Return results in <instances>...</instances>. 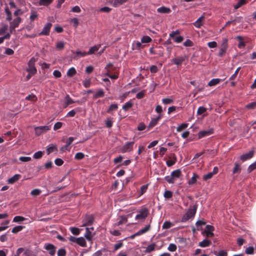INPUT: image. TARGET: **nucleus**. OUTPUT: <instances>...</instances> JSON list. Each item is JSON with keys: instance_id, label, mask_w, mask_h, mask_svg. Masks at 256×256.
<instances>
[{"instance_id": "10", "label": "nucleus", "mask_w": 256, "mask_h": 256, "mask_svg": "<svg viewBox=\"0 0 256 256\" xmlns=\"http://www.w3.org/2000/svg\"><path fill=\"white\" fill-rule=\"evenodd\" d=\"M94 218L92 215L86 216L82 221L83 224L82 226L92 225L94 222Z\"/></svg>"}, {"instance_id": "41", "label": "nucleus", "mask_w": 256, "mask_h": 256, "mask_svg": "<svg viewBox=\"0 0 256 256\" xmlns=\"http://www.w3.org/2000/svg\"><path fill=\"white\" fill-rule=\"evenodd\" d=\"M203 18V16L200 17L196 22H195L194 24V26L198 28H199L202 25V18Z\"/></svg>"}, {"instance_id": "31", "label": "nucleus", "mask_w": 256, "mask_h": 256, "mask_svg": "<svg viewBox=\"0 0 256 256\" xmlns=\"http://www.w3.org/2000/svg\"><path fill=\"white\" fill-rule=\"evenodd\" d=\"M156 244L154 243L150 244L146 248V252L147 253L150 252L155 250Z\"/></svg>"}, {"instance_id": "57", "label": "nucleus", "mask_w": 256, "mask_h": 256, "mask_svg": "<svg viewBox=\"0 0 256 256\" xmlns=\"http://www.w3.org/2000/svg\"><path fill=\"white\" fill-rule=\"evenodd\" d=\"M37 16H38V14H37L36 12L34 10H32L31 12L30 16V20L32 21H34L37 18Z\"/></svg>"}, {"instance_id": "6", "label": "nucleus", "mask_w": 256, "mask_h": 256, "mask_svg": "<svg viewBox=\"0 0 256 256\" xmlns=\"http://www.w3.org/2000/svg\"><path fill=\"white\" fill-rule=\"evenodd\" d=\"M134 144V142H130L126 143L124 145L122 148L121 151L122 153L128 152L132 151L133 149V145Z\"/></svg>"}, {"instance_id": "22", "label": "nucleus", "mask_w": 256, "mask_h": 256, "mask_svg": "<svg viewBox=\"0 0 256 256\" xmlns=\"http://www.w3.org/2000/svg\"><path fill=\"white\" fill-rule=\"evenodd\" d=\"M64 102L66 106L74 104L75 102L70 96L68 94H66L64 98Z\"/></svg>"}, {"instance_id": "24", "label": "nucleus", "mask_w": 256, "mask_h": 256, "mask_svg": "<svg viewBox=\"0 0 256 256\" xmlns=\"http://www.w3.org/2000/svg\"><path fill=\"white\" fill-rule=\"evenodd\" d=\"M241 172V167L240 164L236 162L234 164V167L232 170L233 174H240Z\"/></svg>"}, {"instance_id": "59", "label": "nucleus", "mask_w": 256, "mask_h": 256, "mask_svg": "<svg viewBox=\"0 0 256 256\" xmlns=\"http://www.w3.org/2000/svg\"><path fill=\"white\" fill-rule=\"evenodd\" d=\"M66 251L64 248H60L58 251V256H65Z\"/></svg>"}, {"instance_id": "14", "label": "nucleus", "mask_w": 256, "mask_h": 256, "mask_svg": "<svg viewBox=\"0 0 256 256\" xmlns=\"http://www.w3.org/2000/svg\"><path fill=\"white\" fill-rule=\"evenodd\" d=\"M21 177V176L19 174H16L10 178L8 180V182L9 184H13L16 181H18L20 178Z\"/></svg>"}, {"instance_id": "54", "label": "nucleus", "mask_w": 256, "mask_h": 256, "mask_svg": "<svg viewBox=\"0 0 256 256\" xmlns=\"http://www.w3.org/2000/svg\"><path fill=\"white\" fill-rule=\"evenodd\" d=\"M64 42H58L56 44V48L59 50H62L64 48Z\"/></svg>"}, {"instance_id": "51", "label": "nucleus", "mask_w": 256, "mask_h": 256, "mask_svg": "<svg viewBox=\"0 0 256 256\" xmlns=\"http://www.w3.org/2000/svg\"><path fill=\"white\" fill-rule=\"evenodd\" d=\"M84 156V154L81 152H77L74 156V158L78 160L82 159Z\"/></svg>"}, {"instance_id": "17", "label": "nucleus", "mask_w": 256, "mask_h": 256, "mask_svg": "<svg viewBox=\"0 0 256 256\" xmlns=\"http://www.w3.org/2000/svg\"><path fill=\"white\" fill-rule=\"evenodd\" d=\"M100 47V44L94 46L90 48L89 50L87 52V54L88 55L92 54H94L95 52H97Z\"/></svg>"}, {"instance_id": "48", "label": "nucleus", "mask_w": 256, "mask_h": 256, "mask_svg": "<svg viewBox=\"0 0 256 256\" xmlns=\"http://www.w3.org/2000/svg\"><path fill=\"white\" fill-rule=\"evenodd\" d=\"M188 124H186V123L182 124L180 125L179 126H178L177 127L176 130L178 132H180L182 130L188 127Z\"/></svg>"}, {"instance_id": "45", "label": "nucleus", "mask_w": 256, "mask_h": 256, "mask_svg": "<svg viewBox=\"0 0 256 256\" xmlns=\"http://www.w3.org/2000/svg\"><path fill=\"white\" fill-rule=\"evenodd\" d=\"M198 176L195 174H194L192 176V177L191 179L188 181V184L190 185H192L194 184L196 181V178Z\"/></svg>"}, {"instance_id": "18", "label": "nucleus", "mask_w": 256, "mask_h": 256, "mask_svg": "<svg viewBox=\"0 0 256 256\" xmlns=\"http://www.w3.org/2000/svg\"><path fill=\"white\" fill-rule=\"evenodd\" d=\"M104 92L102 88H100L97 92H96L93 96L94 98H102L104 96Z\"/></svg>"}, {"instance_id": "38", "label": "nucleus", "mask_w": 256, "mask_h": 256, "mask_svg": "<svg viewBox=\"0 0 256 256\" xmlns=\"http://www.w3.org/2000/svg\"><path fill=\"white\" fill-rule=\"evenodd\" d=\"M52 2V0H40L39 4L40 6H46L50 4Z\"/></svg>"}, {"instance_id": "64", "label": "nucleus", "mask_w": 256, "mask_h": 256, "mask_svg": "<svg viewBox=\"0 0 256 256\" xmlns=\"http://www.w3.org/2000/svg\"><path fill=\"white\" fill-rule=\"evenodd\" d=\"M256 106V102H250L246 106V108L248 109H253Z\"/></svg>"}, {"instance_id": "19", "label": "nucleus", "mask_w": 256, "mask_h": 256, "mask_svg": "<svg viewBox=\"0 0 256 256\" xmlns=\"http://www.w3.org/2000/svg\"><path fill=\"white\" fill-rule=\"evenodd\" d=\"M141 42L134 41L132 44L133 50H139L140 48L142 47Z\"/></svg>"}, {"instance_id": "49", "label": "nucleus", "mask_w": 256, "mask_h": 256, "mask_svg": "<svg viewBox=\"0 0 256 256\" xmlns=\"http://www.w3.org/2000/svg\"><path fill=\"white\" fill-rule=\"evenodd\" d=\"M174 160H168L166 162V164L168 166L170 167L176 163V156H174Z\"/></svg>"}, {"instance_id": "39", "label": "nucleus", "mask_w": 256, "mask_h": 256, "mask_svg": "<svg viewBox=\"0 0 256 256\" xmlns=\"http://www.w3.org/2000/svg\"><path fill=\"white\" fill-rule=\"evenodd\" d=\"M152 41V38L147 36H144L141 39V42L148 43Z\"/></svg>"}, {"instance_id": "62", "label": "nucleus", "mask_w": 256, "mask_h": 256, "mask_svg": "<svg viewBox=\"0 0 256 256\" xmlns=\"http://www.w3.org/2000/svg\"><path fill=\"white\" fill-rule=\"evenodd\" d=\"M62 122H57L54 124V130H56L58 129H60L62 128Z\"/></svg>"}, {"instance_id": "21", "label": "nucleus", "mask_w": 256, "mask_h": 256, "mask_svg": "<svg viewBox=\"0 0 256 256\" xmlns=\"http://www.w3.org/2000/svg\"><path fill=\"white\" fill-rule=\"evenodd\" d=\"M210 244L211 242L210 240L204 239L202 241L199 243L198 246L202 248H205L208 246Z\"/></svg>"}, {"instance_id": "42", "label": "nucleus", "mask_w": 256, "mask_h": 256, "mask_svg": "<svg viewBox=\"0 0 256 256\" xmlns=\"http://www.w3.org/2000/svg\"><path fill=\"white\" fill-rule=\"evenodd\" d=\"M26 218L22 216H16L13 219V222H18L24 221Z\"/></svg>"}, {"instance_id": "26", "label": "nucleus", "mask_w": 256, "mask_h": 256, "mask_svg": "<svg viewBox=\"0 0 256 256\" xmlns=\"http://www.w3.org/2000/svg\"><path fill=\"white\" fill-rule=\"evenodd\" d=\"M160 118V116H158L156 118H152L149 124L148 127L151 128L155 126L157 124Z\"/></svg>"}, {"instance_id": "12", "label": "nucleus", "mask_w": 256, "mask_h": 256, "mask_svg": "<svg viewBox=\"0 0 256 256\" xmlns=\"http://www.w3.org/2000/svg\"><path fill=\"white\" fill-rule=\"evenodd\" d=\"M214 227L211 225H206L204 229V232L207 237H212L214 234L212 232L214 230Z\"/></svg>"}, {"instance_id": "8", "label": "nucleus", "mask_w": 256, "mask_h": 256, "mask_svg": "<svg viewBox=\"0 0 256 256\" xmlns=\"http://www.w3.org/2000/svg\"><path fill=\"white\" fill-rule=\"evenodd\" d=\"M44 248L48 251L49 254L52 256L55 254L56 247L52 244L47 243L44 246Z\"/></svg>"}, {"instance_id": "55", "label": "nucleus", "mask_w": 256, "mask_h": 256, "mask_svg": "<svg viewBox=\"0 0 256 256\" xmlns=\"http://www.w3.org/2000/svg\"><path fill=\"white\" fill-rule=\"evenodd\" d=\"M164 180L168 182L169 184H173L174 183V180L173 179V178L170 176H166L164 177Z\"/></svg>"}, {"instance_id": "53", "label": "nucleus", "mask_w": 256, "mask_h": 256, "mask_svg": "<svg viewBox=\"0 0 256 256\" xmlns=\"http://www.w3.org/2000/svg\"><path fill=\"white\" fill-rule=\"evenodd\" d=\"M245 4L244 0H240L234 6V9L236 10Z\"/></svg>"}, {"instance_id": "2", "label": "nucleus", "mask_w": 256, "mask_h": 256, "mask_svg": "<svg viewBox=\"0 0 256 256\" xmlns=\"http://www.w3.org/2000/svg\"><path fill=\"white\" fill-rule=\"evenodd\" d=\"M228 48V39L227 38H224L222 39L220 46V50L218 52V56H222L226 53Z\"/></svg>"}, {"instance_id": "29", "label": "nucleus", "mask_w": 256, "mask_h": 256, "mask_svg": "<svg viewBox=\"0 0 256 256\" xmlns=\"http://www.w3.org/2000/svg\"><path fill=\"white\" fill-rule=\"evenodd\" d=\"M132 106V103L130 100L126 102L122 107V108L124 111L128 110L129 108H131Z\"/></svg>"}, {"instance_id": "13", "label": "nucleus", "mask_w": 256, "mask_h": 256, "mask_svg": "<svg viewBox=\"0 0 256 256\" xmlns=\"http://www.w3.org/2000/svg\"><path fill=\"white\" fill-rule=\"evenodd\" d=\"M185 56H180L176 58H173L172 62L176 66L180 65L182 62L184 61Z\"/></svg>"}, {"instance_id": "52", "label": "nucleus", "mask_w": 256, "mask_h": 256, "mask_svg": "<svg viewBox=\"0 0 256 256\" xmlns=\"http://www.w3.org/2000/svg\"><path fill=\"white\" fill-rule=\"evenodd\" d=\"M41 190L36 188L32 190L30 194L33 196H38L41 193Z\"/></svg>"}, {"instance_id": "27", "label": "nucleus", "mask_w": 256, "mask_h": 256, "mask_svg": "<svg viewBox=\"0 0 256 256\" xmlns=\"http://www.w3.org/2000/svg\"><path fill=\"white\" fill-rule=\"evenodd\" d=\"M76 73V71L74 68H70L67 72L66 75L68 77H72Z\"/></svg>"}, {"instance_id": "20", "label": "nucleus", "mask_w": 256, "mask_h": 256, "mask_svg": "<svg viewBox=\"0 0 256 256\" xmlns=\"http://www.w3.org/2000/svg\"><path fill=\"white\" fill-rule=\"evenodd\" d=\"M146 213L141 212L136 216L135 219L136 220H144L146 218Z\"/></svg>"}, {"instance_id": "9", "label": "nucleus", "mask_w": 256, "mask_h": 256, "mask_svg": "<svg viewBox=\"0 0 256 256\" xmlns=\"http://www.w3.org/2000/svg\"><path fill=\"white\" fill-rule=\"evenodd\" d=\"M214 131L213 128H209L208 130L200 131L198 134V138H201L203 137L210 136L214 133Z\"/></svg>"}, {"instance_id": "46", "label": "nucleus", "mask_w": 256, "mask_h": 256, "mask_svg": "<svg viewBox=\"0 0 256 256\" xmlns=\"http://www.w3.org/2000/svg\"><path fill=\"white\" fill-rule=\"evenodd\" d=\"M255 169H256V161L249 166L248 168V172H250Z\"/></svg>"}, {"instance_id": "23", "label": "nucleus", "mask_w": 256, "mask_h": 256, "mask_svg": "<svg viewBox=\"0 0 256 256\" xmlns=\"http://www.w3.org/2000/svg\"><path fill=\"white\" fill-rule=\"evenodd\" d=\"M150 228V225L148 224L146 226L143 228L139 230L137 232H136V234L141 235L143 234L146 232Z\"/></svg>"}, {"instance_id": "40", "label": "nucleus", "mask_w": 256, "mask_h": 256, "mask_svg": "<svg viewBox=\"0 0 256 256\" xmlns=\"http://www.w3.org/2000/svg\"><path fill=\"white\" fill-rule=\"evenodd\" d=\"M172 226V224L171 222L169 221H166L163 224L162 227L163 229H168L170 228Z\"/></svg>"}, {"instance_id": "47", "label": "nucleus", "mask_w": 256, "mask_h": 256, "mask_svg": "<svg viewBox=\"0 0 256 256\" xmlns=\"http://www.w3.org/2000/svg\"><path fill=\"white\" fill-rule=\"evenodd\" d=\"M245 252L248 254H252L254 252V248L253 246H248L245 250Z\"/></svg>"}, {"instance_id": "36", "label": "nucleus", "mask_w": 256, "mask_h": 256, "mask_svg": "<svg viewBox=\"0 0 256 256\" xmlns=\"http://www.w3.org/2000/svg\"><path fill=\"white\" fill-rule=\"evenodd\" d=\"M24 228V226H16L12 229V232L14 234H16L21 231Z\"/></svg>"}, {"instance_id": "25", "label": "nucleus", "mask_w": 256, "mask_h": 256, "mask_svg": "<svg viewBox=\"0 0 256 256\" xmlns=\"http://www.w3.org/2000/svg\"><path fill=\"white\" fill-rule=\"evenodd\" d=\"M4 12L6 15V20L10 22L12 20V15L10 11L9 10L8 7L4 8Z\"/></svg>"}, {"instance_id": "34", "label": "nucleus", "mask_w": 256, "mask_h": 256, "mask_svg": "<svg viewBox=\"0 0 256 256\" xmlns=\"http://www.w3.org/2000/svg\"><path fill=\"white\" fill-rule=\"evenodd\" d=\"M56 150V146L53 144H50L46 150L48 154H49L51 152H53L54 150Z\"/></svg>"}, {"instance_id": "11", "label": "nucleus", "mask_w": 256, "mask_h": 256, "mask_svg": "<svg viewBox=\"0 0 256 256\" xmlns=\"http://www.w3.org/2000/svg\"><path fill=\"white\" fill-rule=\"evenodd\" d=\"M254 153V151L253 150H251L248 152L240 156V160L242 162H244L246 160H248L253 156Z\"/></svg>"}, {"instance_id": "63", "label": "nucleus", "mask_w": 256, "mask_h": 256, "mask_svg": "<svg viewBox=\"0 0 256 256\" xmlns=\"http://www.w3.org/2000/svg\"><path fill=\"white\" fill-rule=\"evenodd\" d=\"M54 163L58 166H60L64 164V161L60 158H57L54 160Z\"/></svg>"}, {"instance_id": "32", "label": "nucleus", "mask_w": 256, "mask_h": 256, "mask_svg": "<svg viewBox=\"0 0 256 256\" xmlns=\"http://www.w3.org/2000/svg\"><path fill=\"white\" fill-rule=\"evenodd\" d=\"M86 233L84 234L85 238L88 240H91L92 238V236L91 235L92 232L90 230L89 228H86Z\"/></svg>"}, {"instance_id": "61", "label": "nucleus", "mask_w": 256, "mask_h": 256, "mask_svg": "<svg viewBox=\"0 0 256 256\" xmlns=\"http://www.w3.org/2000/svg\"><path fill=\"white\" fill-rule=\"evenodd\" d=\"M172 192L170 190L165 191L164 194V197L166 198H172Z\"/></svg>"}, {"instance_id": "7", "label": "nucleus", "mask_w": 256, "mask_h": 256, "mask_svg": "<svg viewBox=\"0 0 256 256\" xmlns=\"http://www.w3.org/2000/svg\"><path fill=\"white\" fill-rule=\"evenodd\" d=\"M22 21V19L20 17H17L10 22V29L12 32L16 28H18Z\"/></svg>"}, {"instance_id": "56", "label": "nucleus", "mask_w": 256, "mask_h": 256, "mask_svg": "<svg viewBox=\"0 0 256 256\" xmlns=\"http://www.w3.org/2000/svg\"><path fill=\"white\" fill-rule=\"evenodd\" d=\"M91 80L90 79H85L83 81V85L85 88H88L90 86Z\"/></svg>"}, {"instance_id": "5", "label": "nucleus", "mask_w": 256, "mask_h": 256, "mask_svg": "<svg viewBox=\"0 0 256 256\" xmlns=\"http://www.w3.org/2000/svg\"><path fill=\"white\" fill-rule=\"evenodd\" d=\"M52 26V23L47 22L43 28L42 30L38 34V36H48Z\"/></svg>"}, {"instance_id": "43", "label": "nucleus", "mask_w": 256, "mask_h": 256, "mask_svg": "<svg viewBox=\"0 0 256 256\" xmlns=\"http://www.w3.org/2000/svg\"><path fill=\"white\" fill-rule=\"evenodd\" d=\"M176 246L174 244H170L168 248V250L172 252H174L176 250Z\"/></svg>"}, {"instance_id": "16", "label": "nucleus", "mask_w": 256, "mask_h": 256, "mask_svg": "<svg viewBox=\"0 0 256 256\" xmlns=\"http://www.w3.org/2000/svg\"><path fill=\"white\" fill-rule=\"evenodd\" d=\"M157 12L162 14H169L171 10L170 8L165 6H162L157 9Z\"/></svg>"}, {"instance_id": "50", "label": "nucleus", "mask_w": 256, "mask_h": 256, "mask_svg": "<svg viewBox=\"0 0 256 256\" xmlns=\"http://www.w3.org/2000/svg\"><path fill=\"white\" fill-rule=\"evenodd\" d=\"M148 189V184L142 185L140 187V195H142Z\"/></svg>"}, {"instance_id": "1", "label": "nucleus", "mask_w": 256, "mask_h": 256, "mask_svg": "<svg viewBox=\"0 0 256 256\" xmlns=\"http://www.w3.org/2000/svg\"><path fill=\"white\" fill-rule=\"evenodd\" d=\"M197 204H195L192 206H190L182 218V222H186L190 218L194 217L197 210Z\"/></svg>"}, {"instance_id": "4", "label": "nucleus", "mask_w": 256, "mask_h": 256, "mask_svg": "<svg viewBox=\"0 0 256 256\" xmlns=\"http://www.w3.org/2000/svg\"><path fill=\"white\" fill-rule=\"evenodd\" d=\"M50 128V126H35L34 128L35 134L36 136H40L42 133H44L48 130Z\"/></svg>"}, {"instance_id": "60", "label": "nucleus", "mask_w": 256, "mask_h": 256, "mask_svg": "<svg viewBox=\"0 0 256 256\" xmlns=\"http://www.w3.org/2000/svg\"><path fill=\"white\" fill-rule=\"evenodd\" d=\"M213 176L214 175L212 174V172H210L203 176V180H208L212 178Z\"/></svg>"}, {"instance_id": "3", "label": "nucleus", "mask_w": 256, "mask_h": 256, "mask_svg": "<svg viewBox=\"0 0 256 256\" xmlns=\"http://www.w3.org/2000/svg\"><path fill=\"white\" fill-rule=\"evenodd\" d=\"M36 59L32 57V58L29 62H28V68H27V71L32 74H34L36 72V69L34 66Z\"/></svg>"}, {"instance_id": "33", "label": "nucleus", "mask_w": 256, "mask_h": 256, "mask_svg": "<svg viewBox=\"0 0 256 256\" xmlns=\"http://www.w3.org/2000/svg\"><path fill=\"white\" fill-rule=\"evenodd\" d=\"M118 108V106L116 104H110L109 108L106 110V112L110 113L111 112L116 110Z\"/></svg>"}, {"instance_id": "28", "label": "nucleus", "mask_w": 256, "mask_h": 256, "mask_svg": "<svg viewBox=\"0 0 256 256\" xmlns=\"http://www.w3.org/2000/svg\"><path fill=\"white\" fill-rule=\"evenodd\" d=\"M181 171L180 170H176L172 172L170 175L174 180V178H178L180 176Z\"/></svg>"}, {"instance_id": "37", "label": "nucleus", "mask_w": 256, "mask_h": 256, "mask_svg": "<svg viewBox=\"0 0 256 256\" xmlns=\"http://www.w3.org/2000/svg\"><path fill=\"white\" fill-rule=\"evenodd\" d=\"M70 232L74 235H78L80 232V229L76 227H70Z\"/></svg>"}, {"instance_id": "58", "label": "nucleus", "mask_w": 256, "mask_h": 256, "mask_svg": "<svg viewBox=\"0 0 256 256\" xmlns=\"http://www.w3.org/2000/svg\"><path fill=\"white\" fill-rule=\"evenodd\" d=\"M206 109L204 106H200L198 110L197 114L200 115L206 111Z\"/></svg>"}, {"instance_id": "35", "label": "nucleus", "mask_w": 256, "mask_h": 256, "mask_svg": "<svg viewBox=\"0 0 256 256\" xmlns=\"http://www.w3.org/2000/svg\"><path fill=\"white\" fill-rule=\"evenodd\" d=\"M127 0H114L113 5L116 7L126 2Z\"/></svg>"}, {"instance_id": "30", "label": "nucleus", "mask_w": 256, "mask_h": 256, "mask_svg": "<svg viewBox=\"0 0 256 256\" xmlns=\"http://www.w3.org/2000/svg\"><path fill=\"white\" fill-rule=\"evenodd\" d=\"M76 241V244L80 246H86V240L83 237L78 238Z\"/></svg>"}, {"instance_id": "44", "label": "nucleus", "mask_w": 256, "mask_h": 256, "mask_svg": "<svg viewBox=\"0 0 256 256\" xmlns=\"http://www.w3.org/2000/svg\"><path fill=\"white\" fill-rule=\"evenodd\" d=\"M43 152H44L42 151H38L35 152L33 155V158L35 159L40 158H42Z\"/></svg>"}, {"instance_id": "15", "label": "nucleus", "mask_w": 256, "mask_h": 256, "mask_svg": "<svg viewBox=\"0 0 256 256\" xmlns=\"http://www.w3.org/2000/svg\"><path fill=\"white\" fill-rule=\"evenodd\" d=\"M224 80L225 78H224V79H220L218 78H213L209 82L208 86H216V84H218L220 82Z\"/></svg>"}]
</instances>
